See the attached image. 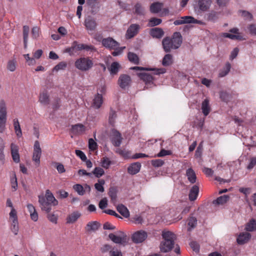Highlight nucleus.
Wrapping results in <instances>:
<instances>
[{"label":"nucleus","instance_id":"nucleus-1","mask_svg":"<svg viewBox=\"0 0 256 256\" xmlns=\"http://www.w3.org/2000/svg\"><path fill=\"white\" fill-rule=\"evenodd\" d=\"M38 202L42 210L48 214L47 218L52 223L56 224L58 216L54 212H50L52 206H56L58 204V201L56 199L53 194L49 190L46 192L45 196H38Z\"/></svg>","mask_w":256,"mask_h":256},{"label":"nucleus","instance_id":"nucleus-2","mask_svg":"<svg viewBox=\"0 0 256 256\" xmlns=\"http://www.w3.org/2000/svg\"><path fill=\"white\" fill-rule=\"evenodd\" d=\"M74 66L80 70L87 71L92 68L93 62L88 58H80L76 60Z\"/></svg>","mask_w":256,"mask_h":256},{"label":"nucleus","instance_id":"nucleus-3","mask_svg":"<svg viewBox=\"0 0 256 256\" xmlns=\"http://www.w3.org/2000/svg\"><path fill=\"white\" fill-rule=\"evenodd\" d=\"M6 107L5 101L4 100H0V133L2 134L6 129Z\"/></svg>","mask_w":256,"mask_h":256},{"label":"nucleus","instance_id":"nucleus-4","mask_svg":"<svg viewBox=\"0 0 256 256\" xmlns=\"http://www.w3.org/2000/svg\"><path fill=\"white\" fill-rule=\"evenodd\" d=\"M212 3V0H197L194 5V10L198 12H207L210 9Z\"/></svg>","mask_w":256,"mask_h":256},{"label":"nucleus","instance_id":"nucleus-5","mask_svg":"<svg viewBox=\"0 0 256 256\" xmlns=\"http://www.w3.org/2000/svg\"><path fill=\"white\" fill-rule=\"evenodd\" d=\"M84 24L86 30L90 34L94 32L96 29L98 23L96 20L92 16H88L85 18Z\"/></svg>","mask_w":256,"mask_h":256},{"label":"nucleus","instance_id":"nucleus-6","mask_svg":"<svg viewBox=\"0 0 256 256\" xmlns=\"http://www.w3.org/2000/svg\"><path fill=\"white\" fill-rule=\"evenodd\" d=\"M42 155V150L38 141L36 140L34 146V152L32 154V160L34 162L36 166L40 164V158Z\"/></svg>","mask_w":256,"mask_h":256},{"label":"nucleus","instance_id":"nucleus-7","mask_svg":"<svg viewBox=\"0 0 256 256\" xmlns=\"http://www.w3.org/2000/svg\"><path fill=\"white\" fill-rule=\"evenodd\" d=\"M108 237L116 244H122L126 241V236L122 232H118V235L110 234Z\"/></svg>","mask_w":256,"mask_h":256},{"label":"nucleus","instance_id":"nucleus-8","mask_svg":"<svg viewBox=\"0 0 256 256\" xmlns=\"http://www.w3.org/2000/svg\"><path fill=\"white\" fill-rule=\"evenodd\" d=\"M147 233L144 230H140L134 232L132 236V241L136 244L143 242L147 238Z\"/></svg>","mask_w":256,"mask_h":256},{"label":"nucleus","instance_id":"nucleus-9","mask_svg":"<svg viewBox=\"0 0 256 256\" xmlns=\"http://www.w3.org/2000/svg\"><path fill=\"white\" fill-rule=\"evenodd\" d=\"M102 44L106 48L116 49L119 46L118 43L112 38H107L102 40Z\"/></svg>","mask_w":256,"mask_h":256},{"label":"nucleus","instance_id":"nucleus-10","mask_svg":"<svg viewBox=\"0 0 256 256\" xmlns=\"http://www.w3.org/2000/svg\"><path fill=\"white\" fill-rule=\"evenodd\" d=\"M131 78L127 74H122L118 80V84L122 88H126L130 86Z\"/></svg>","mask_w":256,"mask_h":256},{"label":"nucleus","instance_id":"nucleus-11","mask_svg":"<svg viewBox=\"0 0 256 256\" xmlns=\"http://www.w3.org/2000/svg\"><path fill=\"white\" fill-rule=\"evenodd\" d=\"M173 46L178 49L179 48L182 42V34L179 32H175L174 33L172 38H170Z\"/></svg>","mask_w":256,"mask_h":256},{"label":"nucleus","instance_id":"nucleus-12","mask_svg":"<svg viewBox=\"0 0 256 256\" xmlns=\"http://www.w3.org/2000/svg\"><path fill=\"white\" fill-rule=\"evenodd\" d=\"M122 138L120 134L116 130H112L111 135V140L116 146H119L122 142Z\"/></svg>","mask_w":256,"mask_h":256},{"label":"nucleus","instance_id":"nucleus-13","mask_svg":"<svg viewBox=\"0 0 256 256\" xmlns=\"http://www.w3.org/2000/svg\"><path fill=\"white\" fill-rule=\"evenodd\" d=\"M162 48L166 52H170L172 50H176V48L173 46L172 43L170 40V38L166 37L164 38L162 41Z\"/></svg>","mask_w":256,"mask_h":256},{"label":"nucleus","instance_id":"nucleus-14","mask_svg":"<svg viewBox=\"0 0 256 256\" xmlns=\"http://www.w3.org/2000/svg\"><path fill=\"white\" fill-rule=\"evenodd\" d=\"M251 235L248 232H243L240 234L237 238V242L239 244H244L248 242L250 239Z\"/></svg>","mask_w":256,"mask_h":256},{"label":"nucleus","instance_id":"nucleus-15","mask_svg":"<svg viewBox=\"0 0 256 256\" xmlns=\"http://www.w3.org/2000/svg\"><path fill=\"white\" fill-rule=\"evenodd\" d=\"M140 28V26L137 24H131L126 32L127 38H130L134 37L137 34Z\"/></svg>","mask_w":256,"mask_h":256},{"label":"nucleus","instance_id":"nucleus-16","mask_svg":"<svg viewBox=\"0 0 256 256\" xmlns=\"http://www.w3.org/2000/svg\"><path fill=\"white\" fill-rule=\"evenodd\" d=\"M10 150L13 160L16 163L19 162L20 159L18 146L12 143L10 145Z\"/></svg>","mask_w":256,"mask_h":256},{"label":"nucleus","instance_id":"nucleus-17","mask_svg":"<svg viewBox=\"0 0 256 256\" xmlns=\"http://www.w3.org/2000/svg\"><path fill=\"white\" fill-rule=\"evenodd\" d=\"M81 215V213L78 211L73 212L68 216L66 219V223L69 224L74 223L80 217Z\"/></svg>","mask_w":256,"mask_h":256},{"label":"nucleus","instance_id":"nucleus-18","mask_svg":"<svg viewBox=\"0 0 256 256\" xmlns=\"http://www.w3.org/2000/svg\"><path fill=\"white\" fill-rule=\"evenodd\" d=\"M174 242L172 241H163L160 244V250L162 252H167L173 248Z\"/></svg>","mask_w":256,"mask_h":256},{"label":"nucleus","instance_id":"nucleus-19","mask_svg":"<svg viewBox=\"0 0 256 256\" xmlns=\"http://www.w3.org/2000/svg\"><path fill=\"white\" fill-rule=\"evenodd\" d=\"M103 102V98L101 94H97L94 97L92 106L94 108L98 109L100 108Z\"/></svg>","mask_w":256,"mask_h":256},{"label":"nucleus","instance_id":"nucleus-20","mask_svg":"<svg viewBox=\"0 0 256 256\" xmlns=\"http://www.w3.org/2000/svg\"><path fill=\"white\" fill-rule=\"evenodd\" d=\"M26 207L30 214L31 219L34 222H36L38 220V216L34 206L31 204H28Z\"/></svg>","mask_w":256,"mask_h":256},{"label":"nucleus","instance_id":"nucleus-21","mask_svg":"<svg viewBox=\"0 0 256 256\" xmlns=\"http://www.w3.org/2000/svg\"><path fill=\"white\" fill-rule=\"evenodd\" d=\"M100 226V224L96 221H94L88 222L86 227V230L88 232H96Z\"/></svg>","mask_w":256,"mask_h":256},{"label":"nucleus","instance_id":"nucleus-22","mask_svg":"<svg viewBox=\"0 0 256 256\" xmlns=\"http://www.w3.org/2000/svg\"><path fill=\"white\" fill-rule=\"evenodd\" d=\"M141 167L140 163L136 162L130 165L128 168V172L131 174H135L139 172Z\"/></svg>","mask_w":256,"mask_h":256},{"label":"nucleus","instance_id":"nucleus-23","mask_svg":"<svg viewBox=\"0 0 256 256\" xmlns=\"http://www.w3.org/2000/svg\"><path fill=\"white\" fill-rule=\"evenodd\" d=\"M150 34L154 38H160L164 34L163 30L159 28H155L150 30Z\"/></svg>","mask_w":256,"mask_h":256},{"label":"nucleus","instance_id":"nucleus-24","mask_svg":"<svg viewBox=\"0 0 256 256\" xmlns=\"http://www.w3.org/2000/svg\"><path fill=\"white\" fill-rule=\"evenodd\" d=\"M162 236L164 241H172L174 242L176 239V235L170 231H163Z\"/></svg>","mask_w":256,"mask_h":256},{"label":"nucleus","instance_id":"nucleus-25","mask_svg":"<svg viewBox=\"0 0 256 256\" xmlns=\"http://www.w3.org/2000/svg\"><path fill=\"white\" fill-rule=\"evenodd\" d=\"M199 192V188L197 185L194 186L190 189L189 194V199L191 201L196 200Z\"/></svg>","mask_w":256,"mask_h":256},{"label":"nucleus","instance_id":"nucleus-26","mask_svg":"<svg viewBox=\"0 0 256 256\" xmlns=\"http://www.w3.org/2000/svg\"><path fill=\"white\" fill-rule=\"evenodd\" d=\"M186 176L188 180L191 184H194L196 182V176L194 170L191 168H188L186 171Z\"/></svg>","mask_w":256,"mask_h":256},{"label":"nucleus","instance_id":"nucleus-27","mask_svg":"<svg viewBox=\"0 0 256 256\" xmlns=\"http://www.w3.org/2000/svg\"><path fill=\"white\" fill-rule=\"evenodd\" d=\"M205 17L207 20L214 22L218 18V13L212 10L208 12L205 15Z\"/></svg>","mask_w":256,"mask_h":256},{"label":"nucleus","instance_id":"nucleus-28","mask_svg":"<svg viewBox=\"0 0 256 256\" xmlns=\"http://www.w3.org/2000/svg\"><path fill=\"white\" fill-rule=\"evenodd\" d=\"M202 110L203 114L206 116H208L210 111V107L209 104V100L208 99H205L202 104Z\"/></svg>","mask_w":256,"mask_h":256},{"label":"nucleus","instance_id":"nucleus-29","mask_svg":"<svg viewBox=\"0 0 256 256\" xmlns=\"http://www.w3.org/2000/svg\"><path fill=\"white\" fill-rule=\"evenodd\" d=\"M86 128L85 126L80 124H75L72 126V130L74 133L80 134H82L86 131Z\"/></svg>","mask_w":256,"mask_h":256},{"label":"nucleus","instance_id":"nucleus-30","mask_svg":"<svg viewBox=\"0 0 256 256\" xmlns=\"http://www.w3.org/2000/svg\"><path fill=\"white\" fill-rule=\"evenodd\" d=\"M163 4L162 3L156 2L152 4L150 6V11L154 14H157L162 10Z\"/></svg>","mask_w":256,"mask_h":256},{"label":"nucleus","instance_id":"nucleus-31","mask_svg":"<svg viewBox=\"0 0 256 256\" xmlns=\"http://www.w3.org/2000/svg\"><path fill=\"white\" fill-rule=\"evenodd\" d=\"M39 102L44 106H47L50 103L49 96L46 92H42L39 96Z\"/></svg>","mask_w":256,"mask_h":256},{"label":"nucleus","instance_id":"nucleus-32","mask_svg":"<svg viewBox=\"0 0 256 256\" xmlns=\"http://www.w3.org/2000/svg\"><path fill=\"white\" fill-rule=\"evenodd\" d=\"M138 76L141 80L145 82L146 84L150 83L152 82V76L148 73L141 72L138 74Z\"/></svg>","mask_w":256,"mask_h":256},{"label":"nucleus","instance_id":"nucleus-33","mask_svg":"<svg viewBox=\"0 0 256 256\" xmlns=\"http://www.w3.org/2000/svg\"><path fill=\"white\" fill-rule=\"evenodd\" d=\"M230 200V196L228 195H224L217 198L216 200L213 201V204L222 205L226 203Z\"/></svg>","mask_w":256,"mask_h":256},{"label":"nucleus","instance_id":"nucleus-34","mask_svg":"<svg viewBox=\"0 0 256 256\" xmlns=\"http://www.w3.org/2000/svg\"><path fill=\"white\" fill-rule=\"evenodd\" d=\"M118 211L124 217L128 218L130 216V212L128 209L123 204H120L117 206Z\"/></svg>","mask_w":256,"mask_h":256},{"label":"nucleus","instance_id":"nucleus-35","mask_svg":"<svg viewBox=\"0 0 256 256\" xmlns=\"http://www.w3.org/2000/svg\"><path fill=\"white\" fill-rule=\"evenodd\" d=\"M30 31V28L28 26H23V37H24V48H26L27 43L28 41V33Z\"/></svg>","mask_w":256,"mask_h":256},{"label":"nucleus","instance_id":"nucleus-36","mask_svg":"<svg viewBox=\"0 0 256 256\" xmlns=\"http://www.w3.org/2000/svg\"><path fill=\"white\" fill-rule=\"evenodd\" d=\"M172 56L170 54H166L162 59V64L164 66H169L172 64Z\"/></svg>","mask_w":256,"mask_h":256},{"label":"nucleus","instance_id":"nucleus-37","mask_svg":"<svg viewBox=\"0 0 256 256\" xmlns=\"http://www.w3.org/2000/svg\"><path fill=\"white\" fill-rule=\"evenodd\" d=\"M120 68V66L118 62H114L112 64L110 68L108 69L110 70V74H116L118 72Z\"/></svg>","mask_w":256,"mask_h":256},{"label":"nucleus","instance_id":"nucleus-38","mask_svg":"<svg viewBox=\"0 0 256 256\" xmlns=\"http://www.w3.org/2000/svg\"><path fill=\"white\" fill-rule=\"evenodd\" d=\"M222 36L224 38H228L231 40H244L245 38L240 34H233L228 33H223Z\"/></svg>","mask_w":256,"mask_h":256},{"label":"nucleus","instance_id":"nucleus-39","mask_svg":"<svg viewBox=\"0 0 256 256\" xmlns=\"http://www.w3.org/2000/svg\"><path fill=\"white\" fill-rule=\"evenodd\" d=\"M14 126L15 132L17 136L20 138L22 136V132L20 126L18 119L16 118L14 120Z\"/></svg>","mask_w":256,"mask_h":256},{"label":"nucleus","instance_id":"nucleus-40","mask_svg":"<svg viewBox=\"0 0 256 256\" xmlns=\"http://www.w3.org/2000/svg\"><path fill=\"white\" fill-rule=\"evenodd\" d=\"M105 184V181L103 179H100L98 180V182L94 184L95 188L100 192H103L104 191V185Z\"/></svg>","mask_w":256,"mask_h":256},{"label":"nucleus","instance_id":"nucleus-41","mask_svg":"<svg viewBox=\"0 0 256 256\" xmlns=\"http://www.w3.org/2000/svg\"><path fill=\"white\" fill-rule=\"evenodd\" d=\"M16 61L15 58L9 60L8 62L7 68L10 72H14L16 69Z\"/></svg>","mask_w":256,"mask_h":256},{"label":"nucleus","instance_id":"nucleus-42","mask_svg":"<svg viewBox=\"0 0 256 256\" xmlns=\"http://www.w3.org/2000/svg\"><path fill=\"white\" fill-rule=\"evenodd\" d=\"M246 230L249 232H252L256 230V222L254 220H252L246 225Z\"/></svg>","mask_w":256,"mask_h":256},{"label":"nucleus","instance_id":"nucleus-43","mask_svg":"<svg viewBox=\"0 0 256 256\" xmlns=\"http://www.w3.org/2000/svg\"><path fill=\"white\" fill-rule=\"evenodd\" d=\"M231 65L229 62H226L224 68L221 70L219 74L220 77H224L228 74L230 71Z\"/></svg>","mask_w":256,"mask_h":256},{"label":"nucleus","instance_id":"nucleus-44","mask_svg":"<svg viewBox=\"0 0 256 256\" xmlns=\"http://www.w3.org/2000/svg\"><path fill=\"white\" fill-rule=\"evenodd\" d=\"M108 195L113 202H116L117 198L116 189L114 188H110L109 190Z\"/></svg>","mask_w":256,"mask_h":256},{"label":"nucleus","instance_id":"nucleus-45","mask_svg":"<svg viewBox=\"0 0 256 256\" xmlns=\"http://www.w3.org/2000/svg\"><path fill=\"white\" fill-rule=\"evenodd\" d=\"M188 230L190 231L192 228L196 227L197 224L196 218L194 217H190L188 220Z\"/></svg>","mask_w":256,"mask_h":256},{"label":"nucleus","instance_id":"nucleus-46","mask_svg":"<svg viewBox=\"0 0 256 256\" xmlns=\"http://www.w3.org/2000/svg\"><path fill=\"white\" fill-rule=\"evenodd\" d=\"M128 58L130 62H133L134 64H138L139 58L136 54H135L133 52H130L128 54Z\"/></svg>","mask_w":256,"mask_h":256},{"label":"nucleus","instance_id":"nucleus-47","mask_svg":"<svg viewBox=\"0 0 256 256\" xmlns=\"http://www.w3.org/2000/svg\"><path fill=\"white\" fill-rule=\"evenodd\" d=\"M68 64L66 62H61L54 68L53 70L58 72L59 70H64L66 68Z\"/></svg>","mask_w":256,"mask_h":256},{"label":"nucleus","instance_id":"nucleus-48","mask_svg":"<svg viewBox=\"0 0 256 256\" xmlns=\"http://www.w3.org/2000/svg\"><path fill=\"white\" fill-rule=\"evenodd\" d=\"M92 174L96 177L99 178L104 174V171L100 167H96L92 171Z\"/></svg>","mask_w":256,"mask_h":256},{"label":"nucleus","instance_id":"nucleus-49","mask_svg":"<svg viewBox=\"0 0 256 256\" xmlns=\"http://www.w3.org/2000/svg\"><path fill=\"white\" fill-rule=\"evenodd\" d=\"M162 20L158 18H150L148 23V26H158L162 23Z\"/></svg>","mask_w":256,"mask_h":256},{"label":"nucleus","instance_id":"nucleus-50","mask_svg":"<svg viewBox=\"0 0 256 256\" xmlns=\"http://www.w3.org/2000/svg\"><path fill=\"white\" fill-rule=\"evenodd\" d=\"M188 17H189V16L182 17L180 20H175L174 22V24L176 26H178L184 24L189 23V20L187 19V18Z\"/></svg>","mask_w":256,"mask_h":256},{"label":"nucleus","instance_id":"nucleus-51","mask_svg":"<svg viewBox=\"0 0 256 256\" xmlns=\"http://www.w3.org/2000/svg\"><path fill=\"white\" fill-rule=\"evenodd\" d=\"M52 164L56 168L59 173H63L65 172L66 170L62 164L56 162H52Z\"/></svg>","mask_w":256,"mask_h":256},{"label":"nucleus","instance_id":"nucleus-52","mask_svg":"<svg viewBox=\"0 0 256 256\" xmlns=\"http://www.w3.org/2000/svg\"><path fill=\"white\" fill-rule=\"evenodd\" d=\"M73 188L79 195L82 196L84 194V188L82 185L79 184H75L73 186Z\"/></svg>","mask_w":256,"mask_h":256},{"label":"nucleus","instance_id":"nucleus-53","mask_svg":"<svg viewBox=\"0 0 256 256\" xmlns=\"http://www.w3.org/2000/svg\"><path fill=\"white\" fill-rule=\"evenodd\" d=\"M116 118V112L112 110H110L109 116V122L110 124H114Z\"/></svg>","mask_w":256,"mask_h":256},{"label":"nucleus","instance_id":"nucleus-54","mask_svg":"<svg viewBox=\"0 0 256 256\" xmlns=\"http://www.w3.org/2000/svg\"><path fill=\"white\" fill-rule=\"evenodd\" d=\"M11 230L14 235H17L19 230L18 221L12 222Z\"/></svg>","mask_w":256,"mask_h":256},{"label":"nucleus","instance_id":"nucleus-55","mask_svg":"<svg viewBox=\"0 0 256 256\" xmlns=\"http://www.w3.org/2000/svg\"><path fill=\"white\" fill-rule=\"evenodd\" d=\"M10 183L13 190L16 191L18 188V182L16 174H14L12 178Z\"/></svg>","mask_w":256,"mask_h":256},{"label":"nucleus","instance_id":"nucleus-56","mask_svg":"<svg viewBox=\"0 0 256 256\" xmlns=\"http://www.w3.org/2000/svg\"><path fill=\"white\" fill-rule=\"evenodd\" d=\"M110 164L111 162L108 158H104L101 162L102 166L106 169L109 168Z\"/></svg>","mask_w":256,"mask_h":256},{"label":"nucleus","instance_id":"nucleus-57","mask_svg":"<svg viewBox=\"0 0 256 256\" xmlns=\"http://www.w3.org/2000/svg\"><path fill=\"white\" fill-rule=\"evenodd\" d=\"M32 34L34 38H38L40 36V28L38 26L34 27L32 30Z\"/></svg>","mask_w":256,"mask_h":256},{"label":"nucleus","instance_id":"nucleus-58","mask_svg":"<svg viewBox=\"0 0 256 256\" xmlns=\"http://www.w3.org/2000/svg\"><path fill=\"white\" fill-rule=\"evenodd\" d=\"M10 218L12 222L18 221L17 213L14 208L11 209V211L10 213Z\"/></svg>","mask_w":256,"mask_h":256},{"label":"nucleus","instance_id":"nucleus-59","mask_svg":"<svg viewBox=\"0 0 256 256\" xmlns=\"http://www.w3.org/2000/svg\"><path fill=\"white\" fill-rule=\"evenodd\" d=\"M98 144L92 139L90 138L88 140V148L91 150H94L97 148Z\"/></svg>","mask_w":256,"mask_h":256},{"label":"nucleus","instance_id":"nucleus-60","mask_svg":"<svg viewBox=\"0 0 256 256\" xmlns=\"http://www.w3.org/2000/svg\"><path fill=\"white\" fill-rule=\"evenodd\" d=\"M135 12L140 15L144 14V8L139 4H137L135 6Z\"/></svg>","mask_w":256,"mask_h":256},{"label":"nucleus","instance_id":"nucleus-61","mask_svg":"<svg viewBox=\"0 0 256 256\" xmlns=\"http://www.w3.org/2000/svg\"><path fill=\"white\" fill-rule=\"evenodd\" d=\"M241 16L244 17L246 20H251L252 19V14L247 11H242L240 12Z\"/></svg>","mask_w":256,"mask_h":256},{"label":"nucleus","instance_id":"nucleus-62","mask_svg":"<svg viewBox=\"0 0 256 256\" xmlns=\"http://www.w3.org/2000/svg\"><path fill=\"white\" fill-rule=\"evenodd\" d=\"M107 206H108V200L106 198H102L99 202L98 206L100 209L103 210V209L105 208H106Z\"/></svg>","mask_w":256,"mask_h":256},{"label":"nucleus","instance_id":"nucleus-63","mask_svg":"<svg viewBox=\"0 0 256 256\" xmlns=\"http://www.w3.org/2000/svg\"><path fill=\"white\" fill-rule=\"evenodd\" d=\"M248 32L252 35H256V25L254 24H250L247 28Z\"/></svg>","mask_w":256,"mask_h":256},{"label":"nucleus","instance_id":"nucleus-64","mask_svg":"<svg viewBox=\"0 0 256 256\" xmlns=\"http://www.w3.org/2000/svg\"><path fill=\"white\" fill-rule=\"evenodd\" d=\"M110 256H122V254L120 250L113 248L110 252Z\"/></svg>","mask_w":256,"mask_h":256}]
</instances>
